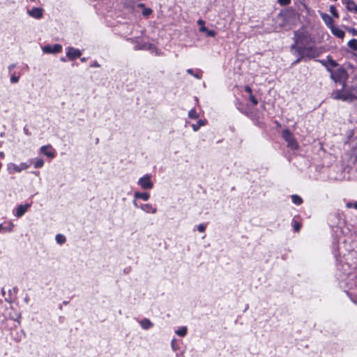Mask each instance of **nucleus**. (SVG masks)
<instances>
[{"label": "nucleus", "mask_w": 357, "mask_h": 357, "mask_svg": "<svg viewBox=\"0 0 357 357\" xmlns=\"http://www.w3.org/2000/svg\"><path fill=\"white\" fill-rule=\"evenodd\" d=\"M328 224L333 232L336 235L342 233V229L346 225L345 216L342 212L339 211L329 213L328 216Z\"/></svg>", "instance_id": "obj_1"}, {"label": "nucleus", "mask_w": 357, "mask_h": 357, "mask_svg": "<svg viewBox=\"0 0 357 357\" xmlns=\"http://www.w3.org/2000/svg\"><path fill=\"white\" fill-rule=\"evenodd\" d=\"M328 73H330L331 79L335 84H337V82H340L343 79H349V77L347 68L340 63L338 66L331 68V71H328Z\"/></svg>", "instance_id": "obj_2"}, {"label": "nucleus", "mask_w": 357, "mask_h": 357, "mask_svg": "<svg viewBox=\"0 0 357 357\" xmlns=\"http://www.w3.org/2000/svg\"><path fill=\"white\" fill-rule=\"evenodd\" d=\"M282 137L287 143V147L292 151L298 149L299 145L289 129L286 128L282 131Z\"/></svg>", "instance_id": "obj_3"}, {"label": "nucleus", "mask_w": 357, "mask_h": 357, "mask_svg": "<svg viewBox=\"0 0 357 357\" xmlns=\"http://www.w3.org/2000/svg\"><path fill=\"white\" fill-rule=\"evenodd\" d=\"M294 40H296L300 45L307 46L312 42V37L307 32L297 30L294 32Z\"/></svg>", "instance_id": "obj_4"}, {"label": "nucleus", "mask_w": 357, "mask_h": 357, "mask_svg": "<svg viewBox=\"0 0 357 357\" xmlns=\"http://www.w3.org/2000/svg\"><path fill=\"white\" fill-rule=\"evenodd\" d=\"M316 61L324 66L327 72L331 71V68L339 66V63L334 60L331 55H328L326 59H317Z\"/></svg>", "instance_id": "obj_5"}, {"label": "nucleus", "mask_w": 357, "mask_h": 357, "mask_svg": "<svg viewBox=\"0 0 357 357\" xmlns=\"http://www.w3.org/2000/svg\"><path fill=\"white\" fill-rule=\"evenodd\" d=\"M303 49H304L303 53H304L307 60L315 59V58L319 56V55H320L319 50L314 46H310V45L305 46L304 45Z\"/></svg>", "instance_id": "obj_6"}, {"label": "nucleus", "mask_w": 357, "mask_h": 357, "mask_svg": "<svg viewBox=\"0 0 357 357\" xmlns=\"http://www.w3.org/2000/svg\"><path fill=\"white\" fill-rule=\"evenodd\" d=\"M30 165L26 162H22L20 165H16L13 162H10L7 165V170L9 174L14 172H20L22 170L26 169L29 167Z\"/></svg>", "instance_id": "obj_7"}, {"label": "nucleus", "mask_w": 357, "mask_h": 357, "mask_svg": "<svg viewBox=\"0 0 357 357\" xmlns=\"http://www.w3.org/2000/svg\"><path fill=\"white\" fill-rule=\"evenodd\" d=\"M151 178V176L146 174L144 176L139 178L137 183L141 186L142 189L150 190L153 187V183Z\"/></svg>", "instance_id": "obj_8"}, {"label": "nucleus", "mask_w": 357, "mask_h": 357, "mask_svg": "<svg viewBox=\"0 0 357 357\" xmlns=\"http://www.w3.org/2000/svg\"><path fill=\"white\" fill-rule=\"evenodd\" d=\"M42 50L45 54H57L62 50V45L59 43L45 45L42 47Z\"/></svg>", "instance_id": "obj_9"}, {"label": "nucleus", "mask_w": 357, "mask_h": 357, "mask_svg": "<svg viewBox=\"0 0 357 357\" xmlns=\"http://www.w3.org/2000/svg\"><path fill=\"white\" fill-rule=\"evenodd\" d=\"M66 50V57H68L70 61H74L75 59L79 58L82 55V51L73 47H68Z\"/></svg>", "instance_id": "obj_10"}, {"label": "nucleus", "mask_w": 357, "mask_h": 357, "mask_svg": "<svg viewBox=\"0 0 357 357\" xmlns=\"http://www.w3.org/2000/svg\"><path fill=\"white\" fill-rule=\"evenodd\" d=\"M278 16L282 17L284 22H287L289 20L295 17V10L293 8L289 7L286 9L281 10Z\"/></svg>", "instance_id": "obj_11"}, {"label": "nucleus", "mask_w": 357, "mask_h": 357, "mask_svg": "<svg viewBox=\"0 0 357 357\" xmlns=\"http://www.w3.org/2000/svg\"><path fill=\"white\" fill-rule=\"evenodd\" d=\"M31 207V204H25L17 206L14 211V215L17 218H21L23 216L27 210Z\"/></svg>", "instance_id": "obj_12"}, {"label": "nucleus", "mask_w": 357, "mask_h": 357, "mask_svg": "<svg viewBox=\"0 0 357 357\" xmlns=\"http://www.w3.org/2000/svg\"><path fill=\"white\" fill-rule=\"evenodd\" d=\"M28 14L32 17L39 20L43 16V9L40 7H33L31 10H28Z\"/></svg>", "instance_id": "obj_13"}, {"label": "nucleus", "mask_w": 357, "mask_h": 357, "mask_svg": "<svg viewBox=\"0 0 357 357\" xmlns=\"http://www.w3.org/2000/svg\"><path fill=\"white\" fill-rule=\"evenodd\" d=\"M342 3L346 6V8L349 12L357 13V4L354 0H341Z\"/></svg>", "instance_id": "obj_14"}, {"label": "nucleus", "mask_w": 357, "mask_h": 357, "mask_svg": "<svg viewBox=\"0 0 357 357\" xmlns=\"http://www.w3.org/2000/svg\"><path fill=\"white\" fill-rule=\"evenodd\" d=\"M320 16L322 19V20L324 22L326 25L331 29L334 26V20H333L332 17H331L328 14L326 13H320Z\"/></svg>", "instance_id": "obj_15"}, {"label": "nucleus", "mask_w": 357, "mask_h": 357, "mask_svg": "<svg viewBox=\"0 0 357 357\" xmlns=\"http://www.w3.org/2000/svg\"><path fill=\"white\" fill-rule=\"evenodd\" d=\"M356 100H357V96L351 92H349V91H346V92L343 93L342 99H341V100H342L344 102H352Z\"/></svg>", "instance_id": "obj_16"}, {"label": "nucleus", "mask_w": 357, "mask_h": 357, "mask_svg": "<svg viewBox=\"0 0 357 357\" xmlns=\"http://www.w3.org/2000/svg\"><path fill=\"white\" fill-rule=\"evenodd\" d=\"M330 29H331L332 33L337 38H341V39L344 38V37L345 36V33L343 30H342L339 27L334 25Z\"/></svg>", "instance_id": "obj_17"}, {"label": "nucleus", "mask_w": 357, "mask_h": 357, "mask_svg": "<svg viewBox=\"0 0 357 357\" xmlns=\"http://www.w3.org/2000/svg\"><path fill=\"white\" fill-rule=\"evenodd\" d=\"M51 148V146L50 145H44V146H42L40 149V152L44 154L45 155H46L47 157L48 158H54L55 156V153L54 151H49L48 149Z\"/></svg>", "instance_id": "obj_18"}, {"label": "nucleus", "mask_w": 357, "mask_h": 357, "mask_svg": "<svg viewBox=\"0 0 357 357\" xmlns=\"http://www.w3.org/2000/svg\"><path fill=\"white\" fill-rule=\"evenodd\" d=\"M139 208L146 213H151L154 214L157 211V208L150 204H142L139 206Z\"/></svg>", "instance_id": "obj_19"}, {"label": "nucleus", "mask_w": 357, "mask_h": 357, "mask_svg": "<svg viewBox=\"0 0 357 357\" xmlns=\"http://www.w3.org/2000/svg\"><path fill=\"white\" fill-rule=\"evenodd\" d=\"M141 327L144 330H148L153 326V324L149 319L144 318L139 321Z\"/></svg>", "instance_id": "obj_20"}, {"label": "nucleus", "mask_w": 357, "mask_h": 357, "mask_svg": "<svg viewBox=\"0 0 357 357\" xmlns=\"http://www.w3.org/2000/svg\"><path fill=\"white\" fill-rule=\"evenodd\" d=\"M134 197L135 199H140L144 201H148L150 198V195H149V193L146 192H142L137 191V192H135V193H134Z\"/></svg>", "instance_id": "obj_21"}, {"label": "nucleus", "mask_w": 357, "mask_h": 357, "mask_svg": "<svg viewBox=\"0 0 357 357\" xmlns=\"http://www.w3.org/2000/svg\"><path fill=\"white\" fill-rule=\"evenodd\" d=\"M207 121L206 119H199L196 124L193 123L192 124V130L195 132H197L199 130L201 126H204L206 124Z\"/></svg>", "instance_id": "obj_22"}, {"label": "nucleus", "mask_w": 357, "mask_h": 357, "mask_svg": "<svg viewBox=\"0 0 357 357\" xmlns=\"http://www.w3.org/2000/svg\"><path fill=\"white\" fill-rule=\"evenodd\" d=\"M303 52H304L303 50H302V51H301L300 53H296L298 56V58L295 61H294L292 62V63H291L292 66H294L297 65L298 63H299L302 61H307L306 57H305V56Z\"/></svg>", "instance_id": "obj_23"}, {"label": "nucleus", "mask_w": 357, "mask_h": 357, "mask_svg": "<svg viewBox=\"0 0 357 357\" xmlns=\"http://www.w3.org/2000/svg\"><path fill=\"white\" fill-rule=\"evenodd\" d=\"M186 72L189 75H191L192 76H194L195 78H197V79H202V71L200 70H197V72L195 73L194 72V70L192 69V68H188L186 70Z\"/></svg>", "instance_id": "obj_24"}, {"label": "nucleus", "mask_w": 357, "mask_h": 357, "mask_svg": "<svg viewBox=\"0 0 357 357\" xmlns=\"http://www.w3.org/2000/svg\"><path fill=\"white\" fill-rule=\"evenodd\" d=\"M291 197L292 202L297 206L302 204L303 202L302 197L298 195H292Z\"/></svg>", "instance_id": "obj_25"}, {"label": "nucleus", "mask_w": 357, "mask_h": 357, "mask_svg": "<svg viewBox=\"0 0 357 357\" xmlns=\"http://www.w3.org/2000/svg\"><path fill=\"white\" fill-rule=\"evenodd\" d=\"M294 43L291 45V50H294L296 53H300L301 51L304 50L303 47L304 45H300L298 43L296 40H294Z\"/></svg>", "instance_id": "obj_26"}, {"label": "nucleus", "mask_w": 357, "mask_h": 357, "mask_svg": "<svg viewBox=\"0 0 357 357\" xmlns=\"http://www.w3.org/2000/svg\"><path fill=\"white\" fill-rule=\"evenodd\" d=\"M188 333L186 326H181L176 331V334L179 337H185Z\"/></svg>", "instance_id": "obj_27"}, {"label": "nucleus", "mask_w": 357, "mask_h": 357, "mask_svg": "<svg viewBox=\"0 0 357 357\" xmlns=\"http://www.w3.org/2000/svg\"><path fill=\"white\" fill-rule=\"evenodd\" d=\"M343 91L337 89L333 91L331 93V98L334 100H341L342 96Z\"/></svg>", "instance_id": "obj_28"}, {"label": "nucleus", "mask_w": 357, "mask_h": 357, "mask_svg": "<svg viewBox=\"0 0 357 357\" xmlns=\"http://www.w3.org/2000/svg\"><path fill=\"white\" fill-rule=\"evenodd\" d=\"M347 45L351 50H353L354 51H357V39L353 38V39L350 40L348 42Z\"/></svg>", "instance_id": "obj_29"}, {"label": "nucleus", "mask_w": 357, "mask_h": 357, "mask_svg": "<svg viewBox=\"0 0 357 357\" xmlns=\"http://www.w3.org/2000/svg\"><path fill=\"white\" fill-rule=\"evenodd\" d=\"M291 225L294 228V232H298L301 230V224L297 220H296L294 218L292 220Z\"/></svg>", "instance_id": "obj_30"}, {"label": "nucleus", "mask_w": 357, "mask_h": 357, "mask_svg": "<svg viewBox=\"0 0 357 357\" xmlns=\"http://www.w3.org/2000/svg\"><path fill=\"white\" fill-rule=\"evenodd\" d=\"M55 240L58 244L62 245L66 242V238L63 234H59L56 235Z\"/></svg>", "instance_id": "obj_31"}, {"label": "nucleus", "mask_w": 357, "mask_h": 357, "mask_svg": "<svg viewBox=\"0 0 357 357\" xmlns=\"http://www.w3.org/2000/svg\"><path fill=\"white\" fill-rule=\"evenodd\" d=\"M16 335L14 340L16 342H20L22 339L26 336V333L24 330H21L20 332L17 333Z\"/></svg>", "instance_id": "obj_32"}, {"label": "nucleus", "mask_w": 357, "mask_h": 357, "mask_svg": "<svg viewBox=\"0 0 357 357\" xmlns=\"http://www.w3.org/2000/svg\"><path fill=\"white\" fill-rule=\"evenodd\" d=\"M197 24L199 26V31L200 32H204V31L206 30V26H205V22L202 20V19H199L197 22Z\"/></svg>", "instance_id": "obj_33"}, {"label": "nucleus", "mask_w": 357, "mask_h": 357, "mask_svg": "<svg viewBox=\"0 0 357 357\" xmlns=\"http://www.w3.org/2000/svg\"><path fill=\"white\" fill-rule=\"evenodd\" d=\"M33 165L36 169L41 168L44 165V160L42 158H36Z\"/></svg>", "instance_id": "obj_34"}, {"label": "nucleus", "mask_w": 357, "mask_h": 357, "mask_svg": "<svg viewBox=\"0 0 357 357\" xmlns=\"http://www.w3.org/2000/svg\"><path fill=\"white\" fill-rule=\"evenodd\" d=\"M188 117L191 119H196L199 118V114L195 109H192L188 112Z\"/></svg>", "instance_id": "obj_35"}, {"label": "nucleus", "mask_w": 357, "mask_h": 357, "mask_svg": "<svg viewBox=\"0 0 357 357\" xmlns=\"http://www.w3.org/2000/svg\"><path fill=\"white\" fill-rule=\"evenodd\" d=\"M15 225L12 222H9L7 226H4L3 231L10 233L13 231Z\"/></svg>", "instance_id": "obj_36"}, {"label": "nucleus", "mask_w": 357, "mask_h": 357, "mask_svg": "<svg viewBox=\"0 0 357 357\" xmlns=\"http://www.w3.org/2000/svg\"><path fill=\"white\" fill-rule=\"evenodd\" d=\"M330 13L333 15V17L337 18L339 17L338 12L336 9V7L334 5H331L329 8Z\"/></svg>", "instance_id": "obj_37"}, {"label": "nucleus", "mask_w": 357, "mask_h": 357, "mask_svg": "<svg viewBox=\"0 0 357 357\" xmlns=\"http://www.w3.org/2000/svg\"><path fill=\"white\" fill-rule=\"evenodd\" d=\"M203 33H206V36L208 37H215L216 36V31L213 29H208L206 28V30Z\"/></svg>", "instance_id": "obj_38"}, {"label": "nucleus", "mask_w": 357, "mask_h": 357, "mask_svg": "<svg viewBox=\"0 0 357 357\" xmlns=\"http://www.w3.org/2000/svg\"><path fill=\"white\" fill-rule=\"evenodd\" d=\"M153 10L150 8L144 7L142 10V15L145 17L149 16L152 13Z\"/></svg>", "instance_id": "obj_39"}, {"label": "nucleus", "mask_w": 357, "mask_h": 357, "mask_svg": "<svg viewBox=\"0 0 357 357\" xmlns=\"http://www.w3.org/2000/svg\"><path fill=\"white\" fill-rule=\"evenodd\" d=\"M344 28L347 31L351 33L353 36H357V29H356L355 28H354V27H349V26H344Z\"/></svg>", "instance_id": "obj_40"}, {"label": "nucleus", "mask_w": 357, "mask_h": 357, "mask_svg": "<svg viewBox=\"0 0 357 357\" xmlns=\"http://www.w3.org/2000/svg\"><path fill=\"white\" fill-rule=\"evenodd\" d=\"M348 79H343L342 80H340V82H337V84H340L342 86V88L340 89V90L342 91H344L346 87H347V82Z\"/></svg>", "instance_id": "obj_41"}, {"label": "nucleus", "mask_w": 357, "mask_h": 357, "mask_svg": "<svg viewBox=\"0 0 357 357\" xmlns=\"http://www.w3.org/2000/svg\"><path fill=\"white\" fill-rule=\"evenodd\" d=\"M249 100L252 103L253 105H257L258 104V100L256 98V97L251 94L249 96Z\"/></svg>", "instance_id": "obj_42"}, {"label": "nucleus", "mask_w": 357, "mask_h": 357, "mask_svg": "<svg viewBox=\"0 0 357 357\" xmlns=\"http://www.w3.org/2000/svg\"><path fill=\"white\" fill-rule=\"evenodd\" d=\"M19 79H20V77L19 76H17L15 75H11L10 77V82L12 84H16L19 82Z\"/></svg>", "instance_id": "obj_43"}, {"label": "nucleus", "mask_w": 357, "mask_h": 357, "mask_svg": "<svg viewBox=\"0 0 357 357\" xmlns=\"http://www.w3.org/2000/svg\"><path fill=\"white\" fill-rule=\"evenodd\" d=\"M278 3L281 6H288L291 3V0H278Z\"/></svg>", "instance_id": "obj_44"}, {"label": "nucleus", "mask_w": 357, "mask_h": 357, "mask_svg": "<svg viewBox=\"0 0 357 357\" xmlns=\"http://www.w3.org/2000/svg\"><path fill=\"white\" fill-rule=\"evenodd\" d=\"M206 225H204V224H200L197 226V230L199 231V232H204L205 230H206Z\"/></svg>", "instance_id": "obj_45"}, {"label": "nucleus", "mask_w": 357, "mask_h": 357, "mask_svg": "<svg viewBox=\"0 0 357 357\" xmlns=\"http://www.w3.org/2000/svg\"><path fill=\"white\" fill-rule=\"evenodd\" d=\"M18 291V288L17 287H13L12 289L8 290L9 298H10L13 293L17 294Z\"/></svg>", "instance_id": "obj_46"}, {"label": "nucleus", "mask_w": 357, "mask_h": 357, "mask_svg": "<svg viewBox=\"0 0 357 357\" xmlns=\"http://www.w3.org/2000/svg\"><path fill=\"white\" fill-rule=\"evenodd\" d=\"M20 319H21V313H17L15 317H12V319L17 321L18 324H20Z\"/></svg>", "instance_id": "obj_47"}, {"label": "nucleus", "mask_w": 357, "mask_h": 357, "mask_svg": "<svg viewBox=\"0 0 357 357\" xmlns=\"http://www.w3.org/2000/svg\"><path fill=\"white\" fill-rule=\"evenodd\" d=\"M301 5L303 6V8L305 10L306 13L307 14H310V8H308V6L304 2H301Z\"/></svg>", "instance_id": "obj_48"}, {"label": "nucleus", "mask_w": 357, "mask_h": 357, "mask_svg": "<svg viewBox=\"0 0 357 357\" xmlns=\"http://www.w3.org/2000/svg\"><path fill=\"white\" fill-rule=\"evenodd\" d=\"M245 91L248 93L250 95L252 94V88L249 86H245Z\"/></svg>", "instance_id": "obj_49"}, {"label": "nucleus", "mask_w": 357, "mask_h": 357, "mask_svg": "<svg viewBox=\"0 0 357 357\" xmlns=\"http://www.w3.org/2000/svg\"><path fill=\"white\" fill-rule=\"evenodd\" d=\"M91 68H99L100 66V65L96 61H95L94 62H93L91 66H90Z\"/></svg>", "instance_id": "obj_50"}, {"label": "nucleus", "mask_w": 357, "mask_h": 357, "mask_svg": "<svg viewBox=\"0 0 357 357\" xmlns=\"http://www.w3.org/2000/svg\"><path fill=\"white\" fill-rule=\"evenodd\" d=\"M346 207H347V208H353V202H348L346 204Z\"/></svg>", "instance_id": "obj_51"}, {"label": "nucleus", "mask_w": 357, "mask_h": 357, "mask_svg": "<svg viewBox=\"0 0 357 357\" xmlns=\"http://www.w3.org/2000/svg\"><path fill=\"white\" fill-rule=\"evenodd\" d=\"M347 68H351L352 70H354V68H355L354 66L351 63H347Z\"/></svg>", "instance_id": "obj_52"}, {"label": "nucleus", "mask_w": 357, "mask_h": 357, "mask_svg": "<svg viewBox=\"0 0 357 357\" xmlns=\"http://www.w3.org/2000/svg\"><path fill=\"white\" fill-rule=\"evenodd\" d=\"M14 68H15V64H14V63L10 64V65L8 66V70H9V71H11Z\"/></svg>", "instance_id": "obj_53"}, {"label": "nucleus", "mask_w": 357, "mask_h": 357, "mask_svg": "<svg viewBox=\"0 0 357 357\" xmlns=\"http://www.w3.org/2000/svg\"><path fill=\"white\" fill-rule=\"evenodd\" d=\"M24 132L26 135H30V132H29V130L26 128H24Z\"/></svg>", "instance_id": "obj_54"}, {"label": "nucleus", "mask_w": 357, "mask_h": 357, "mask_svg": "<svg viewBox=\"0 0 357 357\" xmlns=\"http://www.w3.org/2000/svg\"><path fill=\"white\" fill-rule=\"evenodd\" d=\"M24 301L26 303H28L29 301V297L28 295H26L24 298Z\"/></svg>", "instance_id": "obj_55"}, {"label": "nucleus", "mask_w": 357, "mask_h": 357, "mask_svg": "<svg viewBox=\"0 0 357 357\" xmlns=\"http://www.w3.org/2000/svg\"><path fill=\"white\" fill-rule=\"evenodd\" d=\"M138 7H139V8H144V7H146V6H145V4H144V3H139L138 4Z\"/></svg>", "instance_id": "obj_56"}, {"label": "nucleus", "mask_w": 357, "mask_h": 357, "mask_svg": "<svg viewBox=\"0 0 357 357\" xmlns=\"http://www.w3.org/2000/svg\"><path fill=\"white\" fill-rule=\"evenodd\" d=\"M133 205H134L135 207H137V208L139 207V206H138L137 202V201L135 200V199L133 200Z\"/></svg>", "instance_id": "obj_57"}, {"label": "nucleus", "mask_w": 357, "mask_h": 357, "mask_svg": "<svg viewBox=\"0 0 357 357\" xmlns=\"http://www.w3.org/2000/svg\"><path fill=\"white\" fill-rule=\"evenodd\" d=\"M353 208L357 210V202H353Z\"/></svg>", "instance_id": "obj_58"}, {"label": "nucleus", "mask_w": 357, "mask_h": 357, "mask_svg": "<svg viewBox=\"0 0 357 357\" xmlns=\"http://www.w3.org/2000/svg\"><path fill=\"white\" fill-rule=\"evenodd\" d=\"M4 226L3 224H0V233L3 231Z\"/></svg>", "instance_id": "obj_59"}, {"label": "nucleus", "mask_w": 357, "mask_h": 357, "mask_svg": "<svg viewBox=\"0 0 357 357\" xmlns=\"http://www.w3.org/2000/svg\"><path fill=\"white\" fill-rule=\"evenodd\" d=\"M5 154L3 151H0V158H3L4 157Z\"/></svg>", "instance_id": "obj_60"}, {"label": "nucleus", "mask_w": 357, "mask_h": 357, "mask_svg": "<svg viewBox=\"0 0 357 357\" xmlns=\"http://www.w3.org/2000/svg\"><path fill=\"white\" fill-rule=\"evenodd\" d=\"M68 303H69V301H63V303H62V304H63V305H68Z\"/></svg>", "instance_id": "obj_61"}, {"label": "nucleus", "mask_w": 357, "mask_h": 357, "mask_svg": "<svg viewBox=\"0 0 357 357\" xmlns=\"http://www.w3.org/2000/svg\"><path fill=\"white\" fill-rule=\"evenodd\" d=\"M80 61H81L82 62H85V61H86V58H85V57L80 58Z\"/></svg>", "instance_id": "obj_62"}, {"label": "nucleus", "mask_w": 357, "mask_h": 357, "mask_svg": "<svg viewBox=\"0 0 357 357\" xmlns=\"http://www.w3.org/2000/svg\"><path fill=\"white\" fill-rule=\"evenodd\" d=\"M60 60L63 62H66V59L65 57H61Z\"/></svg>", "instance_id": "obj_63"}, {"label": "nucleus", "mask_w": 357, "mask_h": 357, "mask_svg": "<svg viewBox=\"0 0 357 357\" xmlns=\"http://www.w3.org/2000/svg\"><path fill=\"white\" fill-rule=\"evenodd\" d=\"M1 294L3 296H5V294H6V291L3 288L1 289Z\"/></svg>", "instance_id": "obj_64"}]
</instances>
